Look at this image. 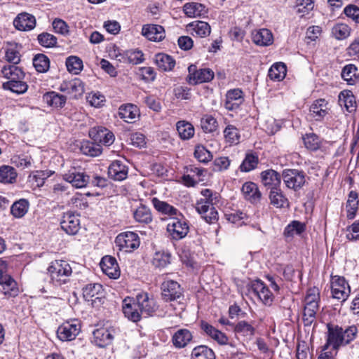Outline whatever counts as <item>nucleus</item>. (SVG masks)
<instances>
[{"label":"nucleus","instance_id":"nucleus-1","mask_svg":"<svg viewBox=\"0 0 359 359\" xmlns=\"http://www.w3.org/2000/svg\"><path fill=\"white\" fill-rule=\"evenodd\" d=\"M135 301L132 304L124 299L123 305L124 316L134 323L140 320L141 315L152 316L158 309L155 299L147 292L138 293Z\"/></svg>","mask_w":359,"mask_h":359},{"label":"nucleus","instance_id":"nucleus-2","mask_svg":"<svg viewBox=\"0 0 359 359\" xmlns=\"http://www.w3.org/2000/svg\"><path fill=\"white\" fill-rule=\"evenodd\" d=\"M327 339L326 343L323 346L322 351H327L330 346L336 351L341 346L348 344L353 341L358 333V328L355 325L348 327L343 330L341 327L332 323L327 324Z\"/></svg>","mask_w":359,"mask_h":359},{"label":"nucleus","instance_id":"nucleus-3","mask_svg":"<svg viewBox=\"0 0 359 359\" xmlns=\"http://www.w3.org/2000/svg\"><path fill=\"white\" fill-rule=\"evenodd\" d=\"M50 282L56 286H60L69 281L72 273L70 264L65 260L56 259L50 262L48 268Z\"/></svg>","mask_w":359,"mask_h":359},{"label":"nucleus","instance_id":"nucleus-4","mask_svg":"<svg viewBox=\"0 0 359 359\" xmlns=\"http://www.w3.org/2000/svg\"><path fill=\"white\" fill-rule=\"evenodd\" d=\"M320 292L318 288H310L304 299L303 321L306 326H311L316 320V312L319 309Z\"/></svg>","mask_w":359,"mask_h":359},{"label":"nucleus","instance_id":"nucleus-5","mask_svg":"<svg viewBox=\"0 0 359 359\" xmlns=\"http://www.w3.org/2000/svg\"><path fill=\"white\" fill-rule=\"evenodd\" d=\"M167 231L171 239L180 241L185 238L189 231L188 221L182 214L179 213L177 216L170 219L167 224Z\"/></svg>","mask_w":359,"mask_h":359},{"label":"nucleus","instance_id":"nucleus-6","mask_svg":"<svg viewBox=\"0 0 359 359\" xmlns=\"http://www.w3.org/2000/svg\"><path fill=\"white\" fill-rule=\"evenodd\" d=\"M7 262L0 259V291L6 295L15 297L18 293V288L14 279L7 274Z\"/></svg>","mask_w":359,"mask_h":359},{"label":"nucleus","instance_id":"nucleus-7","mask_svg":"<svg viewBox=\"0 0 359 359\" xmlns=\"http://www.w3.org/2000/svg\"><path fill=\"white\" fill-rule=\"evenodd\" d=\"M115 243L120 250L126 252L133 251L137 249L140 244L137 233L133 231L121 233L116 236Z\"/></svg>","mask_w":359,"mask_h":359},{"label":"nucleus","instance_id":"nucleus-8","mask_svg":"<svg viewBox=\"0 0 359 359\" xmlns=\"http://www.w3.org/2000/svg\"><path fill=\"white\" fill-rule=\"evenodd\" d=\"M282 177L286 187L294 191L301 189L306 182L304 172L298 170H285L283 172Z\"/></svg>","mask_w":359,"mask_h":359},{"label":"nucleus","instance_id":"nucleus-9","mask_svg":"<svg viewBox=\"0 0 359 359\" xmlns=\"http://www.w3.org/2000/svg\"><path fill=\"white\" fill-rule=\"evenodd\" d=\"M60 90L66 93L70 99H79L85 92L83 82L75 78L70 81H64L60 86Z\"/></svg>","mask_w":359,"mask_h":359},{"label":"nucleus","instance_id":"nucleus-10","mask_svg":"<svg viewBox=\"0 0 359 359\" xmlns=\"http://www.w3.org/2000/svg\"><path fill=\"white\" fill-rule=\"evenodd\" d=\"M331 284L332 297L341 302H344L351 292L350 286L345 278L339 276H333Z\"/></svg>","mask_w":359,"mask_h":359},{"label":"nucleus","instance_id":"nucleus-11","mask_svg":"<svg viewBox=\"0 0 359 359\" xmlns=\"http://www.w3.org/2000/svg\"><path fill=\"white\" fill-rule=\"evenodd\" d=\"M81 330L80 324L74 320L62 323L57 330L58 338L63 341H72L76 338Z\"/></svg>","mask_w":359,"mask_h":359},{"label":"nucleus","instance_id":"nucleus-12","mask_svg":"<svg viewBox=\"0 0 359 359\" xmlns=\"http://www.w3.org/2000/svg\"><path fill=\"white\" fill-rule=\"evenodd\" d=\"M250 287L255 295L257 297L264 305H271L273 301V295L263 281L261 280L252 281Z\"/></svg>","mask_w":359,"mask_h":359},{"label":"nucleus","instance_id":"nucleus-13","mask_svg":"<svg viewBox=\"0 0 359 359\" xmlns=\"http://www.w3.org/2000/svg\"><path fill=\"white\" fill-rule=\"evenodd\" d=\"M189 75L187 81L190 85H197L209 82L214 78L215 74L211 69H188Z\"/></svg>","mask_w":359,"mask_h":359},{"label":"nucleus","instance_id":"nucleus-14","mask_svg":"<svg viewBox=\"0 0 359 359\" xmlns=\"http://www.w3.org/2000/svg\"><path fill=\"white\" fill-rule=\"evenodd\" d=\"M162 298L165 302H172L179 299L182 294L180 285L174 280H165L161 285Z\"/></svg>","mask_w":359,"mask_h":359},{"label":"nucleus","instance_id":"nucleus-15","mask_svg":"<svg viewBox=\"0 0 359 359\" xmlns=\"http://www.w3.org/2000/svg\"><path fill=\"white\" fill-rule=\"evenodd\" d=\"M89 136L94 141L107 147L112 144L115 140L114 133L102 126L92 128L89 130Z\"/></svg>","mask_w":359,"mask_h":359},{"label":"nucleus","instance_id":"nucleus-16","mask_svg":"<svg viewBox=\"0 0 359 359\" xmlns=\"http://www.w3.org/2000/svg\"><path fill=\"white\" fill-rule=\"evenodd\" d=\"M60 226L62 229L67 234H76L80 229V220L79 216L72 212L64 213L60 222Z\"/></svg>","mask_w":359,"mask_h":359},{"label":"nucleus","instance_id":"nucleus-17","mask_svg":"<svg viewBox=\"0 0 359 359\" xmlns=\"http://www.w3.org/2000/svg\"><path fill=\"white\" fill-rule=\"evenodd\" d=\"M243 93L238 88L231 89L227 91L224 107L229 111L237 109L243 102Z\"/></svg>","mask_w":359,"mask_h":359},{"label":"nucleus","instance_id":"nucleus-18","mask_svg":"<svg viewBox=\"0 0 359 359\" xmlns=\"http://www.w3.org/2000/svg\"><path fill=\"white\" fill-rule=\"evenodd\" d=\"M63 179L70 183L75 188L85 187L89 182V176L84 172H76L75 170H69L63 175Z\"/></svg>","mask_w":359,"mask_h":359},{"label":"nucleus","instance_id":"nucleus-19","mask_svg":"<svg viewBox=\"0 0 359 359\" xmlns=\"http://www.w3.org/2000/svg\"><path fill=\"white\" fill-rule=\"evenodd\" d=\"M102 271L111 278L116 279L120 276V270L117 262L111 256L104 257L100 262Z\"/></svg>","mask_w":359,"mask_h":359},{"label":"nucleus","instance_id":"nucleus-20","mask_svg":"<svg viewBox=\"0 0 359 359\" xmlns=\"http://www.w3.org/2000/svg\"><path fill=\"white\" fill-rule=\"evenodd\" d=\"M15 27L20 31H29L36 26L35 17L27 13L18 15L13 21Z\"/></svg>","mask_w":359,"mask_h":359},{"label":"nucleus","instance_id":"nucleus-21","mask_svg":"<svg viewBox=\"0 0 359 359\" xmlns=\"http://www.w3.org/2000/svg\"><path fill=\"white\" fill-rule=\"evenodd\" d=\"M128 167L123 161L116 160L113 161L109 167V176L116 181H122L128 176Z\"/></svg>","mask_w":359,"mask_h":359},{"label":"nucleus","instance_id":"nucleus-22","mask_svg":"<svg viewBox=\"0 0 359 359\" xmlns=\"http://www.w3.org/2000/svg\"><path fill=\"white\" fill-rule=\"evenodd\" d=\"M142 34L150 41H160L165 37V31L158 25H145L142 27Z\"/></svg>","mask_w":359,"mask_h":359},{"label":"nucleus","instance_id":"nucleus-23","mask_svg":"<svg viewBox=\"0 0 359 359\" xmlns=\"http://www.w3.org/2000/svg\"><path fill=\"white\" fill-rule=\"evenodd\" d=\"M187 30L194 36L205 37L210 35L211 28L208 22L194 21L187 25Z\"/></svg>","mask_w":359,"mask_h":359},{"label":"nucleus","instance_id":"nucleus-24","mask_svg":"<svg viewBox=\"0 0 359 359\" xmlns=\"http://www.w3.org/2000/svg\"><path fill=\"white\" fill-rule=\"evenodd\" d=\"M262 182L269 189H278L280 184L281 178L278 172L273 170H266L261 173Z\"/></svg>","mask_w":359,"mask_h":359},{"label":"nucleus","instance_id":"nucleus-25","mask_svg":"<svg viewBox=\"0 0 359 359\" xmlns=\"http://www.w3.org/2000/svg\"><path fill=\"white\" fill-rule=\"evenodd\" d=\"M201 328L208 336L211 337L219 344H227L228 337L226 335L207 322L202 320L201 322Z\"/></svg>","mask_w":359,"mask_h":359},{"label":"nucleus","instance_id":"nucleus-26","mask_svg":"<svg viewBox=\"0 0 359 359\" xmlns=\"http://www.w3.org/2000/svg\"><path fill=\"white\" fill-rule=\"evenodd\" d=\"M201 328L208 336L211 337L219 344H227L228 337L226 335L207 322L202 320L201 322Z\"/></svg>","mask_w":359,"mask_h":359},{"label":"nucleus","instance_id":"nucleus-27","mask_svg":"<svg viewBox=\"0 0 359 359\" xmlns=\"http://www.w3.org/2000/svg\"><path fill=\"white\" fill-rule=\"evenodd\" d=\"M252 41L260 46H268L273 43V36L268 29H261L252 32Z\"/></svg>","mask_w":359,"mask_h":359},{"label":"nucleus","instance_id":"nucleus-28","mask_svg":"<svg viewBox=\"0 0 359 359\" xmlns=\"http://www.w3.org/2000/svg\"><path fill=\"white\" fill-rule=\"evenodd\" d=\"M118 116L127 123H133L140 116L137 106L132 104L121 105L118 109Z\"/></svg>","mask_w":359,"mask_h":359},{"label":"nucleus","instance_id":"nucleus-29","mask_svg":"<svg viewBox=\"0 0 359 359\" xmlns=\"http://www.w3.org/2000/svg\"><path fill=\"white\" fill-rule=\"evenodd\" d=\"M241 191L245 198L252 203H257L261 198V193L254 182H245L242 187Z\"/></svg>","mask_w":359,"mask_h":359},{"label":"nucleus","instance_id":"nucleus-30","mask_svg":"<svg viewBox=\"0 0 359 359\" xmlns=\"http://www.w3.org/2000/svg\"><path fill=\"white\" fill-rule=\"evenodd\" d=\"M311 116L316 121L322 120L327 114V103L324 99L316 100L310 107Z\"/></svg>","mask_w":359,"mask_h":359},{"label":"nucleus","instance_id":"nucleus-31","mask_svg":"<svg viewBox=\"0 0 359 359\" xmlns=\"http://www.w3.org/2000/svg\"><path fill=\"white\" fill-rule=\"evenodd\" d=\"M192 334L187 329H180L172 336V341L176 348H184L192 339Z\"/></svg>","mask_w":359,"mask_h":359},{"label":"nucleus","instance_id":"nucleus-32","mask_svg":"<svg viewBox=\"0 0 359 359\" xmlns=\"http://www.w3.org/2000/svg\"><path fill=\"white\" fill-rule=\"evenodd\" d=\"M151 203L158 212L170 216V218L177 216V215L180 213L177 208L165 201H160L157 198H153Z\"/></svg>","mask_w":359,"mask_h":359},{"label":"nucleus","instance_id":"nucleus-33","mask_svg":"<svg viewBox=\"0 0 359 359\" xmlns=\"http://www.w3.org/2000/svg\"><path fill=\"white\" fill-rule=\"evenodd\" d=\"M184 13L190 18L201 17L207 13L205 6L199 3H187L183 6Z\"/></svg>","mask_w":359,"mask_h":359},{"label":"nucleus","instance_id":"nucleus-34","mask_svg":"<svg viewBox=\"0 0 359 359\" xmlns=\"http://www.w3.org/2000/svg\"><path fill=\"white\" fill-rule=\"evenodd\" d=\"M43 99L49 106L55 108H62L66 103L67 97L51 91L44 94Z\"/></svg>","mask_w":359,"mask_h":359},{"label":"nucleus","instance_id":"nucleus-35","mask_svg":"<svg viewBox=\"0 0 359 359\" xmlns=\"http://www.w3.org/2000/svg\"><path fill=\"white\" fill-rule=\"evenodd\" d=\"M102 293V285L99 283H90L83 288V295L86 301H93V298L100 299Z\"/></svg>","mask_w":359,"mask_h":359},{"label":"nucleus","instance_id":"nucleus-36","mask_svg":"<svg viewBox=\"0 0 359 359\" xmlns=\"http://www.w3.org/2000/svg\"><path fill=\"white\" fill-rule=\"evenodd\" d=\"M93 335L97 345L101 347L108 345L113 339L111 332L109 330L103 327L95 330Z\"/></svg>","mask_w":359,"mask_h":359},{"label":"nucleus","instance_id":"nucleus-37","mask_svg":"<svg viewBox=\"0 0 359 359\" xmlns=\"http://www.w3.org/2000/svg\"><path fill=\"white\" fill-rule=\"evenodd\" d=\"M191 359H215L212 350L203 345L195 347L191 351Z\"/></svg>","mask_w":359,"mask_h":359},{"label":"nucleus","instance_id":"nucleus-38","mask_svg":"<svg viewBox=\"0 0 359 359\" xmlns=\"http://www.w3.org/2000/svg\"><path fill=\"white\" fill-rule=\"evenodd\" d=\"M135 220L139 223L149 224L152 221L151 210L145 205H140L133 212Z\"/></svg>","mask_w":359,"mask_h":359},{"label":"nucleus","instance_id":"nucleus-39","mask_svg":"<svg viewBox=\"0 0 359 359\" xmlns=\"http://www.w3.org/2000/svg\"><path fill=\"white\" fill-rule=\"evenodd\" d=\"M177 130L181 139L189 140L194 135V128L189 122L180 121L176 124Z\"/></svg>","mask_w":359,"mask_h":359},{"label":"nucleus","instance_id":"nucleus-40","mask_svg":"<svg viewBox=\"0 0 359 359\" xmlns=\"http://www.w3.org/2000/svg\"><path fill=\"white\" fill-rule=\"evenodd\" d=\"M17 175L14 168L9 165H2L0 167V182L12 184L15 182Z\"/></svg>","mask_w":359,"mask_h":359},{"label":"nucleus","instance_id":"nucleus-41","mask_svg":"<svg viewBox=\"0 0 359 359\" xmlns=\"http://www.w3.org/2000/svg\"><path fill=\"white\" fill-rule=\"evenodd\" d=\"M234 332L248 339H251L255 334V330L254 327L245 320L239 321L233 326Z\"/></svg>","mask_w":359,"mask_h":359},{"label":"nucleus","instance_id":"nucleus-42","mask_svg":"<svg viewBox=\"0 0 359 359\" xmlns=\"http://www.w3.org/2000/svg\"><path fill=\"white\" fill-rule=\"evenodd\" d=\"M80 150L82 154L90 156H98L102 153L101 146L90 141H83L81 143Z\"/></svg>","mask_w":359,"mask_h":359},{"label":"nucleus","instance_id":"nucleus-43","mask_svg":"<svg viewBox=\"0 0 359 359\" xmlns=\"http://www.w3.org/2000/svg\"><path fill=\"white\" fill-rule=\"evenodd\" d=\"M271 204L276 208H283L287 204V199L282 191L278 189H271L269 193Z\"/></svg>","mask_w":359,"mask_h":359},{"label":"nucleus","instance_id":"nucleus-44","mask_svg":"<svg viewBox=\"0 0 359 359\" xmlns=\"http://www.w3.org/2000/svg\"><path fill=\"white\" fill-rule=\"evenodd\" d=\"M358 207V194L351 191L349 193L348 198L346 202L347 217L350 219H353L356 215Z\"/></svg>","mask_w":359,"mask_h":359},{"label":"nucleus","instance_id":"nucleus-45","mask_svg":"<svg viewBox=\"0 0 359 359\" xmlns=\"http://www.w3.org/2000/svg\"><path fill=\"white\" fill-rule=\"evenodd\" d=\"M306 226L304 223L294 220L290 223L284 230V236L286 237H293L295 235H299L305 231Z\"/></svg>","mask_w":359,"mask_h":359},{"label":"nucleus","instance_id":"nucleus-46","mask_svg":"<svg viewBox=\"0 0 359 359\" xmlns=\"http://www.w3.org/2000/svg\"><path fill=\"white\" fill-rule=\"evenodd\" d=\"M3 88L6 90H10L11 92L16 94H22L27 90V85L22 80L19 81H8L3 83Z\"/></svg>","mask_w":359,"mask_h":359},{"label":"nucleus","instance_id":"nucleus-47","mask_svg":"<svg viewBox=\"0 0 359 359\" xmlns=\"http://www.w3.org/2000/svg\"><path fill=\"white\" fill-rule=\"evenodd\" d=\"M351 31L346 24L339 23L332 28V34L337 40H344L350 36Z\"/></svg>","mask_w":359,"mask_h":359},{"label":"nucleus","instance_id":"nucleus-48","mask_svg":"<svg viewBox=\"0 0 359 359\" xmlns=\"http://www.w3.org/2000/svg\"><path fill=\"white\" fill-rule=\"evenodd\" d=\"M29 203L25 199L15 202L11 206V213L15 217L20 218L28 211Z\"/></svg>","mask_w":359,"mask_h":359},{"label":"nucleus","instance_id":"nucleus-49","mask_svg":"<svg viewBox=\"0 0 359 359\" xmlns=\"http://www.w3.org/2000/svg\"><path fill=\"white\" fill-rule=\"evenodd\" d=\"M225 140L231 144H237L240 141V133L238 129L233 126L228 125L224 130Z\"/></svg>","mask_w":359,"mask_h":359},{"label":"nucleus","instance_id":"nucleus-50","mask_svg":"<svg viewBox=\"0 0 359 359\" xmlns=\"http://www.w3.org/2000/svg\"><path fill=\"white\" fill-rule=\"evenodd\" d=\"M170 263V254L165 252H156L152 259V264L156 268H165Z\"/></svg>","mask_w":359,"mask_h":359},{"label":"nucleus","instance_id":"nucleus-51","mask_svg":"<svg viewBox=\"0 0 359 359\" xmlns=\"http://www.w3.org/2000/svg\"><path fill=\"white\" fill-rule=\"evenodd\" d=\"M339 102L344 104L348 112H352L355 109V98L350 91L341 92L339 96Z\"/></svg>","mask_w":359,"mask_h":359},{"label":"nucleus","instance_id":"nucleus-52","mask_svg":"<svg viewBox=\"0 0 359 359\" xmlns=\"http://www.w3.org/2000/svg\"><path fill=\"white\" fill-rule=\"evenodd\" d=\"M258 164V157L252 154H247L240 165L242 172H250L254 170Z\"/></svg>","mask_w":359,"mask_h":359},{"label":"nucleus","instance_id":"nucleus-53","mask_svg":"<svg viewBox=\"0 0 359 359\" xmlns=\"http://www.w3.org/2000/svg\"><path fill=\"white\" fill-rule=\"evenodd\" d=\"M154 60L158 67H174L175 65V61L170 55L162 53L156 54Z\"/></svg>","mask_w":359,"mask_h":359},{"label":"nucleus","instance_id":"nucleus-54","mask_svg":"<svg viewBox=\"0 0 359 359\" xmlns=\"http://www.w3.org/2000/svg\"><path fill=\"white\" fill-rule=\"evenodd\" d=\"M202 129L205 133H212L217 130V122L211 115H205L201 121Z\"/></svg>","mask_w":359,"mask_h":359},{"label":"nucleus","instance_id":"nucleus-55","mask_svg":"<svg viewBox=\"0 0 359 359\" xmlns=\"http://www.w3.org/2000/svg\"><path fill=\"white\" fill-rule=\"evenodd\" d=\"M341 75L349 85H354L359 81L358 69H343Z\"/></svg>","mask_w":359,"mask_h":359},{"label":"nucleus","instance_id":"nucleus-56","mask_svg":"<svg viewBox=\"0 0 359 359\" xmlns=\"http://www.w3.org/2000/svg\"><path fill=\"white\" fill-rule=\"evenodd\" d=\"M194 156L200 162L208 163L212 158V154L202 145L196 146Z\"/></svg>","mask_w":359,"mask_h":359},{"label":"nucleus","instance_id":"nucleus-57","mask_svg":"<svg viewBox=\"0 0 359 359\" xmlns=\"http://www.w3.org/2000/svg\"><path fill=\"white\" fill-rule=\"evenodd\" d=\"M2 74L7 77L9 81L22 80L25 77V73L22 69H2Z\"/></svg>","mask_w":359,"mask_h":359},{"label":"nucleus","instance_id":"nucleus-58","mask_svg":"<svg viewBox=\"0 0 359 359\" xmlns=\"http://www.w3.org/2000/svg\"><path fill=\"white\" fill-rule=\"evenodd\" d=\"M40 45L46 48L53 47L57 43V38L48 33H42L38 36Z\"/></svg>","mask_w":359,"mask_h":359},{"label":"nucleus","instance_id":"nucleus-59","mask_svg":"<svg viewBox=\"0 0 359 359\" xmlns=\"http://www.w3.org/2000/svg\"><path fill=\"white\" fill-rule=\"evenodd\" d=\"M86 99L90 104L95 107H100L105 102V97L99 92L89 93Z\"/></svg>","mask_w":359,"mask_h":359},{"label":"nucleus","instance_id":"nucleus-60","mask_svg":"<svg viewBox=\"0 0 359 359\" xmlns=\"http://www.w3.org/2000/svg\"><path fill=\"white\" fill-rule=\"evenodd\" d=\"M306 147L310 150H316L319 147L318 137L314 133L306 134L304 137Z\"/></svg>","mask_w":359,"mask_h":359},{"label":"nucleus","instance_id":"nucleus-61","mask_svg":"<svg viewBox=\"0 0 359 359\" xmlns=\"http://www.w3.org/2000/svg\"><path fill=\"white\" fill-rule=\"evenodd\" d=\"M136 76L140 80L144 82L153 81L156 78V73L153 69H138Z\"/></svg>","mask_w":359,"mask_h":359},{"label":"nucleus","instance_id":"nucleus-62","mask_svg":"<svg viewBox=\"0 0 359 359\" xmlns=\"http://www.w3.org/2000/svg\"><path fill=\"white\" fill-rule=\"evenodd\" d=\"M174 95L177 99L188 100L191 99V88L187 86H177L173 90Z\"/></svg>","mask_w":359,"mask_h":359},{"label":"nucleus","instance_id":"nucleus-63","mask_svg":"<svg viewBox=\"0 0 359 359\" xmlns=\"http://www.w3.org/2000/svg\"><path fill=\"white\" fill-rule=\"evenodd\" d=\"M344 13L355 23H359V8L358 6L353 4L348 5L345 7Z\"/></svg>","mask_w":359,"mask_h":359},{"label":"nucleus","instance_id":"nucleus-64","mask_svg":"<svg viewBox=\"0 0 359 359\" xmlns=\"http://www.w3.org/2000/svg\"><path fill=\"white\" fill-rule=\"evenodd\" d=\"M347 231L346 238L349 241H355L359 238V220L355 221L350 226Z\"/></svg>","mask_w":359,"mask_h":359}]
</instances>
